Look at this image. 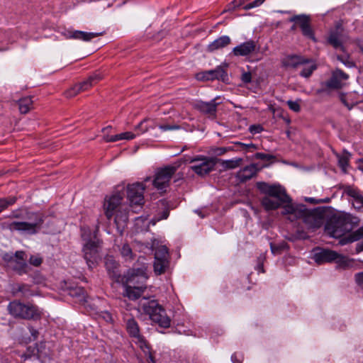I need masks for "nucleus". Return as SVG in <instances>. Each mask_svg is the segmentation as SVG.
<instances>
[{
    "label": "nucleus",
    "instance_id": "36",
    "mask_svg": "<svg viewBox=\"0 0 363 363\" xmlns=\"http://www.w3.org/2000/svg\"><path fill=\"white\" fill-rule=\"evenodd\" d=\"M33 107L31 97H25L19 100L18 108L21 113H27Z\"/></svg>",
    "mask_w": 363,
    "mask_h": 363
},
{
    "label": "nucleus",
    "instance_id": "1",
    "mask_svg": "<svg viewBox=\"0 0 363 363\" xmlns=\"http://www.w3.org/2000/svg\"><path fill=\"white\" fill-rule=\"evenodd\" d=\"M352 218L350 214H339L333 216L325 225V231L330 236L335 238H342L340 242L345 245L359 240L363 238V226L346 235L353 229Z\"/></svg>",
    "mask_w": 363,
    "mask_h": 363
},
{
    "label": "nucleus",
    "instance_id": "5",
    "mask_svg": "<svg viewBox=\"0 0 363 363\" xmlns=\"http://www.w3.org/2000/svg\"><path fill=\"white\" fill-rule=\"evenodd\" d=\"M82 238L86 241L83 247L84 257L89 268H92L96 263L99 257V250L101 247V241L96 238L91 239V230L89 228L83 227L81 228Z\"/></svg>",
    "mask_w": 363,
    "mask_h": 363
},
{
    "label": "nucleus",
    "instance_id": "17",
    "mask_svg": "<svg viewBox=\"0 0 363 363\" xmlns=\"http://www.w3.org/2000/svg\"><path fill=\"white\" fill-rule=\"evenodd\" d=\"M103 32L100 33H88L81 30H75L72 29L65 30L62 32V35L66 39H74L78 40H82L85 42L91 41L93 38L101 36L103 35Z\"/></svg>",
    "mask_w": 363,
    "mask_h": 363
},
{
    "label": "nucleus",
    "instance_id": "8",
    "mask_svg": "<svg viewBox=\"0 0 363 363\" xmlns=\"http://www.w3.org/2000/svg\"><path fill=\"white\" fill-rule=\"evenodd\" d=\"M303 223L308 228L315 230L322 226L325 220V211L320 208L308 210L304 206L300 216Z\"/></svg>",
    "mask_w": 363,
    "mask_h": 363
},
{
    "label": "nucleus",
    "instance_id": "26",
    "mask_svg": "<svg viewBox=\"0 0 363 363\" xmlns=\"http://www.w3.org/2000/svg\"><path fill=\"white\" fill-rule=\"evenodd\" d=\"M337 252L330 250H323L314 255V260L318 264L334 262Z\"/></svg>",
    "mask_w": 363,
    "mask_h": 363
},
{
    "label": "nucleus",
    "instance_id": "9",
    "mask_svg": "<svg viewBox=\"0 0 363 363\" xmlns=\"http://www.w3.org/2000/svg\"><path fill=\"white\" fill-rule=\"evenodd\" d=\"M144 191L145 186L143 183L136 182L128 185L127 197L133 212H136L134 208H142L144 204Z\"/></svg>",
    "mask_w": 363,
    "mask_h": 363
},
{
    "label": "nucleus",
    "instance_id": "21",
    "mask_svg": "<svg viewBox=\"0 0 363 363\" xmlns=\"http://www.w3.org/2000/svg\"><path fill=\"white\" fill-rule=\"evenodd\" d=\"M218 99L219 98L216 97L209 102L200 101L196 104L195 107L202 113L208 115V117L215 118L217 106L220 104V102L217 101Z\"/></svg>",
    "mask_w": 363,
    "mask_h": 363
},
{
    "label": "nucleus",
    "instance_id": "48",
    "mask_svg": "<svg viewBox=\"0 0 363 363\" xmlns=\"http://www.w3.org/2000/svg\"><path fill=\"white\" fill-rule=\"evenodd\" d=\"M235 144L240 147L242 150H247L249 151H252L251 149L256 150L258 148L257 146L253 143L246 144L241 142H237Z\"/></svg>",
    "mask_w": 363,
    "mask_h": 363
},
{
    "label": "nucleus",
    "instance_id": "14",
    "mask_svg": "<svg viewBox=\"0 0 363 363\" xmlns=\"http://www.w3.org/2000/svg\"><path fill=\"white\" fill-rule=\"evenodd\" d=\"M289 21L298 25L303 36L316 42L313 30L311 26V18L308 16L304 14L295 15L289 18Z\"/></svg>",
    "mask_w": 363,
    "mask_h": 363
},
{
    "label": "nucleus",
    "instance_id": "16",
    "mask_svg": "<svg viewBox=\"0 0 363 363\" xmlns=\"http://www.w3.org/2000/svg\"><path fill=\"white\" fill-rule=\"evenodd\" d=\"M122 200L123 195L120 193H116L105 201V214L108 220L113 216L116 211L122 208V206H121Z\"/></svg>",
    "mask_w": 363,
    "mask_h": 363
},
{
    "label": "nucleus",
    "instance_id": "29",
    "mask_svg": "<svg viewBox=\"0 0 363 363\" xmlns=\"http://www.w3.org/2000/svg\"><path fill=\"white\" fill-rule=\"evenodd\" d=\"M146 271L147 267L145 265H143L140 268H133L128 273L127 282H134L135 279L137 277H139L143 280H146L147 279Z\"/></svg>",
    "mask_w": 363,
    "mask_h": 363
},
{
    "label": "nucleus",
    "instance_id": "55",
    "mask_svg": "<svg viewBox=\"0 0 363 363\" xmlns=\"http://www.w3.org/2000/svg\"><path fill=\"white\" fill-rule=\"evenodd\" d=\"M9 218H17V219H21L23 218L21 214V211L20 209L13 211L10 215L7 216Z\"/></svg>",
    "mask_w": 363,
    "mask_h": 363
},
{
    "label": "nucleus",
    "instance_id": "52",
    "mask_svg": "<svg viewBox=\"0 0 363 363\" xmlns=\"http://www.w3.org/2000/svg\"><path fill=\"white\" fill-rule=\"evenodd\" d=\"M354 278L357 284L363 290V272L357 273Z\"/></svg>",
    "mask_w": 363,
    "mask_h": 363
},
{
    "label": "nucleus",
    "instance_id": "6",
    "mask_svg": "<svg viewBox=\"0 0 363 363\" xmlns=\"http://www.w3.org/2000/svg\"><path fill=\"white\" fill-rule=\"evenodd\" d=\"M6 267L16 272L18 275L26 274L28 265L26 262L27 257L24 251H16L14 255L5 253L2 256Z\"/></svg>",
    "mask_w": 363,
    "mask_h": 363
},
{
    "label": "nucleus",
    "instance_id": "24",
    "mask_svg": "<svg viewBox=\"0 0 363 363\" xmlns=\"http://www.w3.org/2000/svg\"><path fill=\"white\" fill-rule=\"evenodd\" d=\"M281 206H283L282 214L289 215V218L293 220L295 218H300L301 212H303L304 205H294L291 203V199H290L289 202H286L285 203L282 204Z\"/></svg>",
    "mask_w": 363,
    "mask_h": 363
},
{
    "label": "nucleus",
    "instance_id": "20",
    "mask_svg": "<svg viewBox=\"0 0 363 363\" xmlns=\"http://www.w3.org/2000/svg\"><path fill=\"white\" fill-rule=\"evenodd\" d=\"M10 291L13 296L18 298H28L35 294L30 286L26 284L15 283L11 286Z\"/></svg>",
    "mask_w": 363,
    "mask_h": 363
},
{
    "label": "nucleus",
    "instance_id": "64",
    "mask_svg": "<svg viewBox=\"0 0 363 363\" xmlns=\"http://www.w3.org/2000/svg\"><path fill=\"white\" fill-rule=\"evenodd\" d=\"M270 247H271V250H272V253H274V254L278 253L281 249L280 247L274 245L272 243L270 244Z\"/></svg>",
    "mask_w": 363,
    "mask_h": 363
},
{
    "label": "nucleus",
    "instance_id": "25",
    "mask_svg": "<svg viewBox=\"0 0 363 363\" xmlns=\"http://www.w3.org/2000/svg\"><path fill=\"white\" fill-rule=\"evenodd\" d=\"M306 62H307V58L296 55H288L281 60L283 67L292 69H297Z\"/></svg>",
    "mask_w": 363,
    "mask_h": 363
},
{
    "label": "nucleus",
    "instance_id": "47",
    "mask_svg": "<svg viewBox=\"0 0 363 363\" xmlns=\"http://www.w3.org/2000/svg\"><path fill=\"white\" fill-rule=\"evenodd\" d=\"M353 206L358 211H363V196H360L357 199H354Z\"/></svg>",
    "mask_w": 363,
    "mask_h": 363
},
{
    "label": "nucleus",
    "instance_id": "57",
    "mask_svg": "<svg viewBox=\"0 0 363 363\" xmlns=\"http://www.w3.org/2000/svg\"><path fill=\"white\" fill-rule=\"evenodd\" d=\"M241 79L244 83H250L252 80L251 73L249 72L242 73Z\"/></svg>",
    "mask_w": 363,
    "mask_h": 363
},
{
    "label": "nucleus",
    "instance_id": "34",
    "mask_svg": "<svg viewBox=\"0 0 363 363\" xmlns=\"http://www.w3.org/2000/svg\"><path fill=\"white\" fill-rule=\"evenodd\" d=\"M126 330L130 336L133 338L140 335L139 325L136 320L133 318H130L126 320Z\"/></svg>",
    "mask_w": 363,
    "mask_h": 363
},
{
    "label": "nucleus",
    "instance_id": "46",
    "mask_svg": "<svg viewBox=\"0 0 363 363\" xmlns=\"http://www.w3.org/2000/svg\"><path fill=\"white\" fill-rule=\"evenodd\" d=\"M256 160H260L263 161H271L275 159V157L272 155L265 154L263 152H257L254 155Z\"/></svg>",
    "mask_w": 363,
    "mask_h": 363
},
{
    "label": "nucleus",
    "instance_id": "54",
    "mask_svg": "<svg viewBox=\"0 0 363 363\" xmlns=\"http://www.w3.org/2000/svg\"><path fill=\"white\" fill-rule=\"evenodd\" d=\"M230 147H216L213 150V154L216 155H223L226 153L228 151L231 150Z\"/></svg>",
    "mask_w": 363,
    "mask_h": 363
},
{
    "label": "nucleus",
    "instance_id": "15",
    "mask_svg": "<svg viewBox=\"0 0 363 363\" xmlns=\"http://www.w3.org/2000/svg\"><path fill=\"white\" fill-rule=\"evenodd\" d=\"M345 38L343 28L341 25H337L334 30L330 32L328 43L334 48L345 52V48L343 46Z\"/></svg>",
    "mask_w": 363,
    "mask_h": 363
},
{
    "label": "nucleus",
    "instance_id": "2",
    "mask_svg": "<svg viewBox=\"0 0 363 363\" xmlns=\"http://www.w3.org/2000/svg\"><path fill=\"white\" fill-rule=\"evenodd\" d=\"M257 187L265 194L261 200V203L267 211L277 209L290 201L286 190L280 185H269L265 182H259Z\"/></svg>",
    "mask_w": 363,
    "mask_h": 363
},
{
    "label": "nucleus",
    "instance_id": "38",
    "mask_svg": "<svg viewBox=\"0 0 363 363\" xmlns=\"http://www.w3.org/2000/svg\"><path fill=\"white\" fill-rule=\"evenodd\" d=\"M17 201L16 196H8L0 198V213L9 206L13 205Z\"/></svg>",
    "mask_w": 363,
    "mask_h": 363
},
{
    "label": "nucleus",
    "instance_id": "27",
    "mask_svg": "<svg viewBox=\"0 0 363 363\" xmlns=\"http://www.w3.org/2000/svg\"><path fill=\"white\" fill-rule=\"evenodd\" d=\"M231 43V39L228 35H223L215 40H213L212 43H211L207 46V51L210 52H215L216 50L223 49L228 45H229Z\"/></svg>",
    "mask_w": 363,
    "mask_h": 363
},
{
    "label": "nucleus",
    "instance_id": "40",
    "mask_svg": "<svg viewBox=\"0 0 363 363\" xmlns=\"http://www.w3.org/2000/svg\"><path fill=\"white\" fill-rule=\"evenodd\" d=\"M169 253L166 246L161 245L158 247L155 253V259L168 260Z\"/></svg>",
    "mask_w": 363,
    "mask_h": 363
},
{
    "label": "nucleus",
    "instance_id": "32",
    "mask_svg": "<svg viewBox=\"0 0 363 363\" xmlns=\"http://www.w3.org/2000/svg\"><path fill=\"white\" fill-rule=\"evenodd\" d=\"M336 264V268L338 269H350L353 265V260L347 257L343 256L337 253V259L334 261Z\"/></svg>",
    "mask_w": 363,
    "mask_h": 363
},
{
    "label": "nucleus",
    "instance_id": "30",
    "mask_svg": "<svg viewBox=\"0 0 363 363\" xmlns=\"http://www.w3.org/2000/svg\"><path fill=\"white\" fill-rule=\"evenodd\" d=\"M135 136L136 135L132 132H124L115 135H104V140L106 143H113L121 140H132L135 138Z\"/></svg>",
    "mask_w": 363,
    "mask_h": 363
},
{
    "label": "nucleus",
    "instance_id": "45",
    "mask_svg": "<svg viewBox=\"0 0 363 363\" xmlns=\"http://www.w3.org/2000/svg\"><path fill=\"white\" fill-rule=\"evenodd\" d=\"M106 267L109 272L112 270L113 277L118 276V274L114 271L117 267V264L112 258H107L106 261Z\"/></svg>",
    "mask_w": 363,
    "mask_h": 363
},
{
    "label": "nucleus",
    "instance_id": "12",
    "mask_svg": "<svg viewBox=\"0 0 363 363\" xmlns=\"http://www.w3.org/2000/svg\"><path fill=\"white\" fill-rule=\"evenodd\" d=\"M189 162L194 164L191 167L192 170L200 176L208 174L216 164L214 158L199 156L191 158Z\"/></svg>",
    "mask_w": 363,
    "mask_h": 363
},
{
    "label": "nucleus",
    "instance_id": "58",
    "mask_svg": "<svg viewBox=\"0 0 363 363\" xmlns=\"http://www.w3.org/2000/svg\"><path fill=\"white\" fill-rule=\"evenodd\" d=\"M146 122H147V121L144 120V121H141L136 127V130H138V129L140 130V133H145L146 131H147L148 128L147 127V125H145Z\"/></svg>",
    "mask_w": 363,
    "mask_h": 363
},
{
    "label": "nucleus",
    "instance_id": "4",
    "mask_svg": "<svg viewBox=\"0 0 363 363\" xmlns=\"http://www.w3.org/2000/svg\"><path fill=\"white\" fill-rule=\"evenodd\" d=\"M140 306L144 313L148 315L151 320L160 327L167 328L170 326V318L167 316L164 308L157 301H145Z\"/></svg>",
    "mask_w": 363,
    "mask_h": 363
},
{
    "label": "nucleus",
    "instance_id": "42",
    "mask_svg": "<svg viewBox=\"0 0 363 363\" xmlns=\"http://www.w3.org/2000/svg\"><path fill=\"white\" fill-rule=\"evenodd\" d=\"M134 338L135 344L138 345L145 353L150 352L149 345L142 335H139Z\"/></svg>",
    "mask_w": 363,
    "mask_h": 363
},
{
    "label": "nucleus",
    "instance_id": "19",
    "mask_svg": "<svg viewBox=\"0 0 363 363\" xmlns=\"http://www.w3.org/2000/svg\"><path fill=\"white\" fill-rule=\"evenodd\" d=\"M226 77V71L221 66H218L214 69L201 72L196 75L199 80L221 79L224 81Z\"/></svg>",
    "mask_w": 363,
    "mask_h": 363
},
{
    "label": "nucleus",
    "instance_id": "60",
    "mask_svg": "<svg viewBox=\"0 0 363 363\" xmlns=\"http://www.w3.org/2000/svg\"><path fill=\"white\" fill-rule=\"evenodd\" d=\"M28 329L30 333L31 337H33V340H37L40 334L38 330L35 329L33 327H29Z\"/></svg>",
    "mask_w": 363,
    "mask_h": 363
},
{
    "label": "nucleus",
    "instance_id": "13",
    "mask_svg": "<svg viewBox=\"0 0 363 363\" xmlns=\"http://www.w3.org/2000/svg\"><path fill=\"white\" fill-rule=\"evenodd\" d=\"M45 343L40 342L37 347H29L23 352L21 357V363H42L43 357L48 356L46 352H43Z\"/></svg>",
    "mask_w": 363,
    "mask_h": 363
},
{
    "label": "nucleus",
    "instance_id": "53",
    "mask_svg": "<svg viewBox=\"0 0 363 363\" xmlns=\"http://www.w3.org/2000/svg\"><path fill=\"white\" fill-rule=\"evenodd\" d=\"M346 194L353 198L354 199H357V197H359L360 196H362L359 192L354 189H352V188H349L347 191H346Z\"/></svg>",
    "mask_w": 363,
    "mask_h": 363
},
{
    "label": "nucleus",
    "instance_id": "41",
    "mask_svg": "<svg viewBox=\"0 0 363 363\" xmlns=\"http://www.w3.org/2000/svg\"><path fill=\"white\" fill-rule=\"evenodd\" d=\"M344 55H337L336 59L341 62L343 65H345L347 67H354L355 66L354 62L351 60L350 55L345 52H343Z\"/></svg>",
    "mask_w": 363,
    "mask_h": 363
},
{
    "label": "nucleus",
    "instance_id": "44",
    "mask_svg": "<svg viewBox=\"0 0 363 363\" xmlns=\"http://www.w3.org/2000/svg\"><path fill=\"white\" fill-rule=\"evenodd\" d=\"M121 255L126 259L133 258V252L128 244H124L120 250Z\"/></svg>",
    "mask_w": 363,
    "mask_h": 363
},
{
    "label": "nucleus",
    "instance_id": "22",
    "mask_svg": "<svg viewBox=\"0 0 363 363\" xmlns=\"http://www.w3.org/2000/svg\"><path fill=\"white\" fill-rule=\"evenodd\" d=\"M349 78L347 74L340 69H336L332 73L331 77L325 82V86L330 89H339L342 86V81Z\"/></svg>",
    "mask_w": 363,
    "mask_h": 363
},
{
    "label": "nucleus",
    "instance_id": "61",
    "mask_svg": "<svg viewBox=\"0 0 363 363\" xmlns=\"http://www.w3.org/2000/svg\"><path fill=\"white\" fill-rule=\"evenodd\" d=\"M340 100L342 102V104L349 109V110H351L354 106L355 105L354 103H352V104H349L346 99H345V96L344 95H342L341 97H340Z\"/></svg>",
    "mask_w": 363,
    "mask_h": 363
},
{
    "label": "nucleus",
    "instance_id": "28",
    "mask_svg": "<svg viewBox=\"0 0 363 363\" xmlns=\"http://www.w3.org/2000/svg\"><path fill=\"white\" fill-rule=\"evenodd\" d=\"M145 289L146 286H132L130 285H126L123 295L130 300H137L142 296Z\"/></svg>",
    "mask_w": 363,
    "mask_h": 363
},
{
    "label": "nucleus",
    "instance_id": "37",
    "mask_svg": "<svg viewBox=\"0 0 363 363\" xmlns=\"http://www.w3.org/2000/svg\"><path fill=\"white\" fill-rule=\"evenodd\" d=\"M169 266V260L155 259L154 272L157 275L164 274Z\"/></svg>",
    "mask_w": 363,
    "mask_h": 363
},
{
    "label": "nucleus",
    "instance_id": "18",
    "mask_svg": "<svg viewBox=\"0 0 363 363\" xmlns=\"http://www.w3.org/2000/svg\"><path fill=\"white\" fill-rule=\"evenodd\" d=\"M259 50L257 43L252 40H250L242 43L232 50V54L236 57H248Z\"/></svg>",
    "mask_w": 363,
    "mask_h": 363
},
{
    "label": "nucleus",
    "instance_id": "51",
    "mask_svg": "<svg viewBox=\"0 0 363 363\" xmlns=\"http://www.w3.org/2000/svg\"><path fill=\"white\" fill-rule=\"evenodd\" d=\"M43 259L40 257L31 256L29 259V262L35 267H38L42 264Z\"/></svg>",
    "mask_w": 363,
    "mask_h": 363
},
{
    "label": "nucleus",
    "instance_id": "23",
    "mask_svg": "<svg viewBox=\"0 0 363 363\" xmlns=\"http://www.w3.org/2000/svg\"><path fill=\"white\" fill-rule=\"evenodd\" d=\"M260 170L256 164H251L240 169L237 174V179L242 183L246 182L257 175Z\"/></svg>",
    "mask_w": 363,
    "mask_h": 363
},
{
    "label": "nucleus",
    "instance_id": "35",
    "mask_svg": "<svg viewBox=\"0 0 363 363\" xmlns=\"http://www.w3.org/2000/svg\"><path fill=\"white\" fill-rule=\"evenodd\" d=\"M68 294L73 297L83 300L86 297V292L83 287L78 286H67Z\"/></svg>",
    "mask_w": 363,
    "mask_h": 363
},
{
    "label": "nucleus",
    "instance_id": "11",
    "mask_svg": "<svg viewBox=\"0 0 363 363\" xmlns=\"http://www.w3.org/2000/svg\"><path fill=\"white\" fill-rule=\"evenodd\" d=\"M102 75L99 72L91 74L86 79L79 82L67 90L65 95L67 98H72L78 94L89 89L102 79Z\"/></svg>",
    "mask_w": 363,
    "mask_h": 363
},
{
    "label": "nucleus",
    "instance_id": "39",
    "mask_svg": "<svg viewBox=\"0 0 363 363\" xmlns=\"http://www.w3.org/2000/svg\"><path fill=\"white\" fill-rule=\"evenodd\" d=\"M350 156V154L347 151H344L342 155H337L338 164L345 172H346V169L349 164Z\"/></svg>",
    "mask_w": 363,
    "mask_h": 363
},
{
    "label": "nucleus",
    "instance_id": "62",
    "mask_svg": "<svg viewBox=\"0 0 363 363\" xmlns=\"http://www.w3.org/2000/svg\"><path fill=\"white\" fill-rule=\"evenodd\" d=\"M244 3V0H234L232 2V4L233 5V8L239 7L242 6Z\"/></svg>",
    "mask_w": 363,
    "mask_h": 363
},
{
    "label": "nucleus",
    "instance_id": "10",
    "mask_svg": "<svg viewBox=\"0 0 363 363\" xmlns=\"http://www.w3.org/2000/svg\"><path fill=\"white\" fill-rule=\"evenodd\" d=\"M177 170V166H166L164 168L159 169L152 181L153 186L160 191H165L169 186V182L172 176Z\"/></svg>",
    "mask_w": 363,
    "mask_h": 363
},
{
    "label": "nucleus",
    "instance_id": "49",
    "mask_svg": "<svg viewBox=\"0 0 363 363\" xmlns=\"http://www.w3.org/2000/svg\"><path fill=\"white\" fill-rule=\"evenodd\" d=\"M159 128L163 131L167 130H174L179 129V126L177 125H169V124H162L158 125Z\"/></svg>",
    "mask_w": 363,
    "mask_h": 363
},
{
    "label": "nucleus",
    "instance_id": "31",
    "mask_svg": "<svg viewBox=\"0 0 363 363\" xmlns=\"http://www.w3.org/2000/svg\"><path fill=\"white\" fill-rule=\"evenodd\" d=\"M115 214V223L118 229H121V230H123L128 220V213L125 210L122 211L121 209H119L116 211Z\"/></svg>",
    "mask_w": 363,
    "mask_h": 363
},
{
    "label": "nucleus",
    "instance_id": "43",
    "mask_svg": "<svg viewBox=\"0 0 363 363\" xmlns=\"http://www.w3.org/2000/svg\"><path fill=\"white\" fill-rule=\"evenodd\" d=\"M242 162V158H237L235 160H225L222 162V165L225 169H235L238 167Z\"/></svg>",
    "mask_w": 363,
    "mask_h": 363
},
{
    "label": "nucleus",
    "instance_id": "33",
    "mask_svg": "<svg viewBox=\"0 0 363 363\" xmlns=\"http://www.w3.org/2000/svg\"><path fill=\"white\" fill-rule=\"evenodd\" d=\"M301 67H302V70L300 72V75L305 78L309 77L317 69L316 64L308 58H307V62L301 65Z\"/></svg>",
    "mask_w": 363,
    "mask_h": 363
},
{
    "label": "nucleus",
    "instance_id": "63",
    "mask_svg": "<svg viewBox=\"0 0 363 363\" xmlns=\"http://www.w3.org/2000/svg\"><path fill=\"white\" fill-rule=\"evenodd\" d=\"M356 45L360 49L361 52H363V39H357L355 40Z\"/></svg>",
    "mask_w": 363,
    "mask_h": 363
},
{
    "label": "nucleus",
    "instance_id": "59",
    "mask_svg": "<svg viewBox=\"0 0 363 363\" xmlns=\"http://www.w3.org/2000/svg\"><path fill=\"white\" fill-rule=\"evenodd\" d=\"M231 359L233 363H242L243 357L242 354L234 353L231 357Z\"/></svg>",
    "mask_w": 363,
    "mask_h": 363
},
{
    "label": "nucleus",
    "instance_id": "50",
    "mask_svg": "<svg viewBox=\"0 0 363 363\" xmlns=\"http://www.w3.org/2000/svg\"><path fill=\"white\" fill-rule=\"evenodd\" d=\"M287 105L289 106V108L294 112H299L301 110L300 105L297 101H288L286 102Z\"/></svg>",
    "mask_w": 363,
    "mask_h": 363
},
{
    "label": "nucleus",
    "instance_id": "3",
    "mask_svg": "<svg viewBox=\"0 0 363 363\" xmlns=\"http://www.w3.org/2000/svg\"><path fill=\"white\" fill-rule=\"evenodd\" d=\"M7 310L9 313L15 318L23 320H40L43 312L40 308L32 303H24L18 300L11 301Z\"/></svg>",
    "mask_w": 363,
    "mask_h": 363
},
{
    "label": "nucleus",
    "instance_id": "56",
    "mask_svg": "<svg viewBox=\"0 0 363 363\" xmlns=\"http://www.w3.org/2000/svg\"><path fill=\"white\" fill-rule=\"evenodd\" d=\"M250 133L253 134L259 133L263 130V128L260 125H252L249 128Z\"/></svg>",
    "mask_w": 363,
    "mask_h": 363
},
{
    "label": "nucleus",
    "instance_id": "7",
    "mask_svg": "<svg viewBox=\"0 0 363 363\" xmlns=\"http://www.w3.org/2000/svg\"><path fill=\"white\" fill-rule=\"evenodd\" d=\"M31 215L34 217L33 221L32 222L13 221L4 223V226L11 231H23L29 234H35L38 232L43 223V219L41 216L37 213H32Z\"/></svg>",
    "mask_w": 363,
    "mask_h": 363
}]
</instances>
